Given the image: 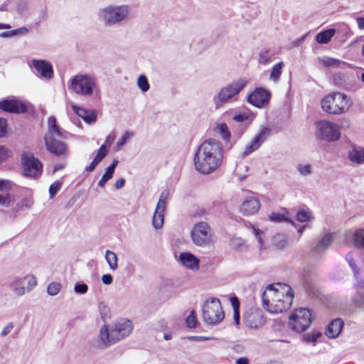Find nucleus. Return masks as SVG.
<instances>
[{
  "label": "nucleus",
  "instance_id": "1",
  "mask_svg": "<svg viewBox=\"0 0 364 364\" xmlns=\"http://www.w3.org/2000/svg\"><path fill=\"white\" fill-rule=\"evenodd\" d=\"M294 296L289 285L280 282L269 284L262 294V307L270 314H282L291 308Z\"/></svg>",
  "mask_w": 364,
  "mask_h": 364
},
{
  "label": "nucleus",
  "instance_id": "2",
  "mask_svg": "<svg viewBox=\"0 0 364 364\" xmlns=\"http://www.w3.org/2000/svg\"><path fill=\"white\" fill-rule=\"evenodd\" d=\"M223 159V149L221 143L214 139H209L198 148L193 157V164L198 172L209 174L222 164Z\"/></svg>",
  "mask_w": 364,
  "mask_h": 364
},
{
  "label": "nucleus",
  "instance_id": "3",
  "mask_svg": "<svg viewBox=\"0 0 364 364\" xmlns=\"http://www.w3.org/2000/svg\"><path fill=\"white\" fill-rule=\"evenodd\" d=\"M133 330L132 322L127 318H119L116 321L114 326L109 331L104 325L100 332V339L104 346H108L124 338Z\"/></svg>",
  "mask_w": 364,
  "mask_h": 364
},
{
  "label": "nucleus",
  "instance_id": "4",
  "mask_svg": "<svg viewBox=\"0 0 364 364\" xmlns=\"http://www.w3.org/2000/svg\"><path fill=\"white\" fill-rule=\"evenodd\" d=\"M351 105L350 98L339 92L328 94L321 101L322 110L328 114L333 115L345 114Z\"/></svg>",
  "mask_w": 364,
  "mask_h": 364
},
{
  "label": "nucleus",
  "instance_id": "5",
  "mask_svg": "<svg viewBox=\"0 0 364 364\" xmlns=\"http://www.w3.org/2000/svg\"><path fill=\"white\" fill-rule=\"evenodd\" d=\"M312 311L308 308L295 309L289 317V326L296 333L306 331L311 326L314 319Z\"/></svg>",
  "mask_w": 364,
  "mask_h": 364
},
{
  "label": "nucleus",
  "instance_id": "6",
  "mask_svg": "<svg viewBox=\"0 0 364 364\" xmlns=\"http://www.w3.org/2000/svg\"><path fill=\"white\" fill-rule=\"evenodd\" d=\"M203 321L208 325L220 323L225 317L220 301L217 298H210L205 301L202 308Z\"/></svg>",
  "mask_w": 364,
  "mask_h": 364
},
{
  "label": "nucleus",
  "instance_id": "7",
  "mask_svg": "<svg viewBox=\"0 0 364 364\" xmlns=\"http://www.w3.org/2000/svg\"><path fill=\"white\" fill-rule=\"evenodd\" d=\"M191 237L196 246L205 247L214 242V230L208 223L200 221L193 226Z\"/></svg>",
  "mask_w": 364,
  "mask_h": 364
},
{
  "label": "nucleus",
  "instance_id": "8",
  "mask_svg": "<svg viewBox=\"0 0 364 364\" xmlns=\"http://www.w3.org/2000/svg\"><path fill=\"white\" fill-rule=\"evenodd\" d=\"M21 166L22 174L25 177L36 179L43 173V163L31 152L25 151L21 154Z\"/></svg>",
  "mask_w": 364,
  "mask_h": 364
},
{
  "label": "nucleus",
  "instance_id": "9",
  "mask_svg": "<svg viewBox=\"0 0 364 364\" xmlns=\"http://www.w3.org/2000/svg\"><path fill=\"white\" fill-rule=\"evenodd\" d=\"M96 85L93 77L87 75H77L73 77L70 88L75 93L82 95H90Z\"/></svg>",
  "mask_w": 364,
  "mask_h": 364
},
{
  "label": "nucleus",
  "instance_id": "10",
  "mask_svg": "<svg viewBox=\"0 0 364 364\" xmlns=\"http://www.w3.org/2000/svg\"><path fill=\"white\" fill-rule=\"evenodd\" d=\"M128 13V9L125 6H109L100 11V16L105 24L109 26L123 20Z\"/></svg>",
  "mask_w": 364,
  "mask_h": 364
},
{
  "label": "nucleus",
  "instance_id": "11",
  "mask_svg": "<svg viewBox=\"0 0 364 364\" xmlns=\"http://www.w3.org/2000/svg\"><path fill=\"white\" fill-rule=\"evenodd\" d=\"M44 141L47 151L50 154L57 156H67L68 155V144L56 139L54 135L45 134Z\"/></svg>",
  "mask_w": 364,
  "mask_h": 364
},
{
  "label": "nucleus",
  "instance_id": "12",
  "mask_svg": "<svg viewBox=\"0 0 364 364\" xmlns=\"http://www.w3.org/2000/svg\"><path fill=\"white\" fill-rule=\"evenodd\" d=\"M319 136L322 139L328 141L338 140L341 136L340 129L336 124L329 121H321L318 123Z\"/></svg>",
  "mask_w": 364,
  "mask_h": 364
},
{
  "label": "nucleus",
  "instance_id": "13",
  "mask_svg": "<svg viewBox=\"0 0 364 364\" xmlns=\"http://www.w3.org/2000/svg\"><path fill=\"white\" fill-rule=\"evenodd\" d=\"M271 98V92L267 89L256 87L248 96L247 102L257 108L267 106Z\"/></svg>",
  "mask_w": 364,
  "mask_h": 364
},
{
  "label": "nucleus",
  "instance_id": "14",
  "mask_svg": "<svg viewBox=\"0 0 364 364\" xmlns=\"http://www.w3.org/2000/svg\"><path fill=\"white\" fill-rule=\"evenodd\" d=\"M271 133V129L267 127H263L255 137L245 146L242 153L243 157L247 156L252 152L257 150L261 145L267 140Z\"/></svg>",
  "mask_w": 364,
  "mask_h": 364
},
{
  "label": "nucleus",
  "instance_id": "15",
  "mask_svg": "<svg viewBox=\"0 0 364 364\" xmlns=\"http://www.w3.org/2000/svg\"><path fill=\"white\" fill-rule=\"evenodd\" d=\"M245 325L250 328H259L262 327L266 321L265 317L259 308L250 309L243 316Z\"/></svg>",
  "mask_w": 364,
  "mask_h": 364
},
{
  "label": "nucleus",
  "instance_id": "16",
  "mask_svg": "<svg viewBox=\"0 0 364 364\" xmlns=\"http://www.w3.org/2000/svg\"><path fill=\"white\" fill-rule=\"evenodd\" d=\"M245 80L240 79L223 87L218 93V99L221 102H226L235 95H237L246 85Z\"/></svg>",
  "mask_w": 364,
  "mask_h": 364
},
{
  "label": "nucleus",
  "instance_id": "17",
  "mask_svg": "<svg viewBox=\"0 0 364 364\" xmlns=\"http://www.w3.org/2000/svg\"><path fill=\"white\" fill-rule=\"evenodd\" d=\"M0 109L14 114H23L27 112V105L16 99H5L0 101Z\"/></svg>",
  "mask_w": 364,
  "mask_h": 364
},
{
  "label": "nucleus",
  "instance_id": "18",
  "mask_svg": "<svg viewBox=\"0 0 364 364\" xmlns=\"http://www.w3.org/2000/svg\"><path fill=\"white\" fill-rule=\"evenodd\" d=\"M260 208V202L258 198L250 196L245 198L240 206V212L245 216L256 214Z\"/></svg>",
  "mask_w": 364,
  "mask_h": 364
},
{
  "label": "nucleus",
  "instance_id": "19",
  "mask_svg": "<svg viewBox=\"0 0 364 364\" xmlns=\"http://www.w3.org/2000/svg\"><path fill=\"white\" fill-rule=\"evenodd\" d=\"M32 65L41 77L47 79H51L53 77V69L50 62L45 60H33Z\"/></svg>",
  "mask_w": 364,
  "mask_h": 364
},
{
  "label": "nucleus",
  "instance_id": "20",
  "mask_svg": "<svg viewBox=\"0 0 364 364\" xmlns=\"http://www.w3.org/2000/svg\"><path fill=\"white\" fill-rule=\"evenodd\" d=\"M181 263L188 269H198L200 260L191 252H181L179 256Z\"/></svg>",
  "mask_w": 364,
  "mask_h": 364
},
{
  "label": "nucleus",
  "instance_id": "21",
  "mask_svg": "<svg viewBox=\"0 0 364 364\" xmlns=\"http://www.w3.org/2000/svg\"><path fill=\"white\" fill-rule=\"evenodd\" d=\"M343 327V321L341 318L333 319L328 326L326 331L327 337L335 338L341 333Z\"/></svg>",
  "mask_w": 364,
  "mask_h": 364
},
{
  "label": "nucleus",
  "instance_id": "22",
  "mask_svg": "<svg viewBox=\"0 0 364 364\" xmlns=\"http://www.w3.org/2000/svg\"><path fill=\"white\" fill-rule=\"evenodd\" d=\"M73 109L77 115L86 122L90 123L96 119V114L94 111H90L76 105H73Z\"/></svg>",
  "mask_w": 364,
  "mask_h": 364
},
{
  "label": "nucleus",
  "instance_id": "23",
  "mask_svg": "<svg viewBox=\"0 0 364 364\" xmlns=\"http://www.w3.org/2000/svg\"><path fill=\"white\" fill-rule=\"evenodd\" d=\"M335 34L336 29L328 28L318 33L315 40L319 44H326L331 41Z\"/></svg>",
  "mask_w": 364,
  "mask_h": 364
},
{
  "label": "nucleus",
  "instance_id": "24",
  "mask_svg": "<svg viewBox=\"0 0 364 364\" xmlns=\"http://www.w3.org/2000/svg\"><path fill=\"white\" fill-rule=\"evenodd\" d=\"M165 210L164 208L156 207L152 218V225L156 230L161 229L164 225Z\"/></svg>",
  "mask_w": 364,
  "mask_h": 364
},
{
  "label": "nucleus",
  "instance_id": "25",
  "mask_svg": "<svg viewBox=\"0 0 364 364\" xmlns=\"http://www.w3.org/2000/svg\"><path fill=\"white\" fill-rule=\"evenodd\" d=\"M48 130L46 134L56 135L60 138H64V134L58 125L57 121L55 117L51 116L48 119Z\"/></svg>",
  "mask_w": 364,
  "mask_h": 364
},
{
  "label": "nucleus",
  "instance_id": "26",
  "mask_svg": "<svg viewBox=\"0 0 364 364\" xmlns=\"http://www.w3.org/2000/svg\"><path fill=\"white\" fill-rule=\"evenodd\" d=\"M117 163L118 161L114 160L112 164L107 168L105 173L102 175L101 179L98 182L99 186L104 188L106 183L112 178Z\"/></svg>",
  "mask_w": 364,
  "mask_h": 364
},
{
  "label": "nucleus",
  "instance_id": "27",
  "mask_svg": "<svg viewBox=\"0 0 364 364\" xmlns=\"http://www.w3.org/2000/svg\"><path fill=\"white\" fill-rule=\"evenodd\" d=\"M348 157L353 163L358 164L364 163V149L353 148L349 151Z\"/></svg>",
  "mask_w": 364,
  "mask_h": 364
},
{
  "label": "nucleus",
  "instance_id": "28",
  "mask_svg": "<svg viewBox=\"0 0 364 364\" xmlns=\"http://www.w3.org/2000/svg\"><path fill=\"white\" fill-rule=\"evenodd\" d=\"M216 132L220 135L225 141H229L231 137L230 132L225 123H220L215 127Z\"/></svg>",
  "mask_w": 364,
  "mask_h": 364
},
{
  "label": "nucleus",
  "instance_id": "29",
  "mask_svg": "<svg viewBox=\"0 0 364 364\" xmlns=\"http://www.w3.org/2000/svg\"><path fill=\"white\" fill-rule=\"evenodd\" d=\"M284 66V63L283 62H279L276 65H274L271 70L270 73V79L274 82H277L282 73V68Z\"/></svg>",
  "mask_w": 364,
  "mask_h": 364
},
{
  "label": "nucleus",
  "instance_id": "30",
  "mask_svg": "<svg viewBox=\"0 0 364 364\" xmlns=\"http://www.w3.org/2000/svg\"><path fill=\"white\" fill-rule=\"evenodd\" d=\"M269 220L274 223H281V222H291V221L288 218V212L284 211V213L279 212H273L269 215Z\"/></svg>",
  "mask_w": 364,
  "mask_h": 364
},
{
  "label": "nucleus",
  "instance_id": "31",
  "mask_svg": "<svg viewBox=\"0 0 364 364\" xmlns=\"http://www.w3.org/2000/svg\"><path fill=\"white\" fill-rule=\"evenodd\" d=\"M353 245L356 247L364 248V229L358 230L354 232Z\"/></svg>",
  "mask_w": 364,
  "mask_h": 364
},
{
  "label": "nucleus",
  "instance_id": "32",
  "mask_svg": "<svg viewBox=\"0 0 364 364\" xmlns=\"http://www.w3.org/2000/svg\"><path fill=\"white\" fill-rule=\"evenodd\" d=\"M105 259L111 269L115 270L117 269V257L114 252L107 250L105 253Z\"/></svg>",
  "mask_w": 364,
  "mask_h": 364
},
{
  "label": "nucleus",
  "instance_id": "33",
  "mask_svg": "<svg viewBox=\"0 0 364 364\" xmlns=\"http://www.w3.org/2000/svg\"><path fill=\"white\" fill-rule=\"evenodd\" d=\"M333 236L331 233L326 234L322 239L320 240L319 243L316 246V249H323L326 250L332 242Z\"/></svg>",
  "mask_w": 364,
  "mask_h": 364
},
{
  "label": "nucleus",
  "instance_id": "34",
  "mask_svg": "<svg viewBox=\"0 0 364 364\" xmlns=\"http://www.w3.org/2000/svg\"><path fill=\"white\" fill-rule=\"evenodd\" d=\"M14 198L10 193L0 194V205L9 208L14 204Z\"/></svg>",
  "mask_w": 364,
  "mask_h": 364
},
{
  "label": "nucleus",
  "instance_id": "35",
  "mask_svg": "<svg viewBox=\"0 0 364 364\" xmlns=\"http://www.w3.org/2000/svg\"><path fill=\"white\" fill-rule=\"evenodd\" d=\"M312 218L311 213L310 211L304 209L299 210L296 214V220L299 222L304 223L311 220Z\"/></svg>",
  "mask_w": 364,
  "mask_h": 364
},
{
  "label": "nucleus",
  "instance_id": "36",
  "mask_svg": "<svg viewBox=\"0 0 364 364\" xmlns=\"http://www.w3.org/2000/svg\"><path fill=\"white\" fill-rule=\"evenodd\" d=\"M186 326L190 328H195L198 323L196 314L194 310H192L190 314L187 316L186 319Z\"/></svg>",
  "mask_w": 364,
  "mask_h": 364
},
{
  "label": "nucleus",
  "instance_id": "37",
  "mask_svg": "<svg viewBox=\"0 0 364 364\" xmlns=\"http://www.w3.org/2000/svg\"><path fill=\"white\" fill-rule=\"evenodd\" d=\"M138 87L143 92H146L149 89V83L144 75H141L138 77Z\"/></svg>",
  "mask_w": 364,
  "mask_h": 364
},
{
  "label": "nucleus",
  "instance_id": "38",
  "mask_svg": "<svg viewBox=\"0 0 364 364\" xmlns=\"http://www.w3.org/2000/svg\"><path fill=\"white\" fill-rule=\"evenodd\" d=\"M321 333L318 331H313L304 336V339L306 342L315 343L321 336Z\"/></svg>",
  "mask_w": 364,
  "mask_h": 364
},
{
  "label": "nucleus",
  "instance_id": "39",
  "mask_svg": "<svg viewBox=\"0 0 364 364\" xmlns=\"http://www.w3.org/2000/svg\"><path fill=\"white\" fill-rule=\"evenodd\" d=\"M169 196V192L168 190H164L161 193L159 202L156 205V207H159L161 208L166 209V201Z\"/></svg>",
  "mask_w": 364,
  "mask_h": 364
},
{
  "label": "nucleus",
  "instance_id": "40",
  "mask_svg": "<svg viewBox=\"0 0 364 364\" xmlns=\"http://www.w3.org/2000/svg\"><path fill=\"white\" fill-rule=\"evenodd\" d=\"M61 289V284L58 282H51L47 288L48 294L51 296L56 295Z\"/></svg>",
  "mask_w": 364,
  "mask_h": 364
},
{
  "label": "nucleus",
  "instance_id": "41",
  "mask_svg": "<svg viewBox=\"0 0 364 364\" xmlns=\"http://www.w3.org/2000/svg\"><path fill=\"white\" fill-rule=\"evenodd\" d=\"M134 135V132H126L121 139L117 141V146L119 149L127 141Z\"/></svg>",
  "mask_w": 364,
  "mask_h": 364
},
{
  "label": "nucleus",
  "instance_id": "42",
  "mask_svg": "<svg viewBox=\"0 0 364 364\" xmlns=\"http://www.w3.org/2000/svg\"><path fill=\"white\" fill-rule=\"evenodd\" d=\"M108 153V151L106 148L105 144H102L100 147L99 148L97 153L96 156H95V159H97L98 161L101 162L104 158L107 156Z\"/></svg>",
  "mask_w": 364,
  "mask_h": 364
},
{
  "label": "nucleus",
  "instance_id": "43",
  "mask_svg": "<svg viewBox=\"0 0 364 364\" xmlns=\"http://www.w3.org/2000/svg\"><path fill=\"white\" fill-rule=\"evenodd\" d=\"M297 169L303 176H307L311 173V166L309 164H299Z\"/></svg>",
  "mask_w": 364,
  "mask_h": 364
},
{
  "label": "nucleus",
  "instance_id": "44",
  "mask_svg": "<svg viewBox=\"0 0 364 364\" xmlns=\"http://www.w3.org/2000/svg\"><path fill=\"white\" fill-rule=\"evenodd\" d=\"M61 186V183L59 181H55L53 183L50 187H49V194L50 198H53L56 193L58 192V189L60 188Z\"/></svg>",
  "mask_w": 364,
  "mask_h": 364
},
{
  "label": "nucleus",
  "instance_id": "45",
  "mask_svg": "<svg viewBox=\"0 0 364 364\" xmlns=\"http://www.w3.org/2000/svg\"><path fill=\"white\" fill-rule=\"evenodd\" d=\"M7 120L4 118L0 117V137L6 136L7 132Z\"/></svg>",
  "mask_w": 364,
  "mask_h": 364
},
{
  "label": "nucleus",
  "instance_id": "46",
  "mask_svg": "<svg viewBox=\"0 0 364 364\" xmlns=\"http://www.w3.org/2000/svg\"><path fill=\"white\" fill-rule=\"evenodd\" d=\"M9 156V150L4 146H0V163L5 161Z\"/></svg>",
  "mask_w": 364,
  "mask_h": 364
},
{
  "label": "nucleus",
  "instance_id": "47",
  "mask_svg": "<svg viewBox=\"0 0 364 364\" xmlns=\"http://www.w3.org/2000/svg\"><path fill=\"white\" fill-rule=\"evenodd\" d=\"M230 304L233 308V311H240V301L238 298L235 296H231L230 298Z\"/></svg>",
  "mask_w": 364,
  "mask_h": 364
},
{
  "label": "nucleus",
  "instance_id": "48",
  "mask_svg": "<svg viewBox=\"0 0 364 364\" xmlns=\"http://www.w3.org/2000/svg\"><path fill=\"white\" fill-rule=\"evenodd\" d=\"M207 210L203 207H198L193 213L194 217L202 218L207 214Z\"/></svg>",
  "mask_w": 364,
  "mask_h": 364
},
{
  "label": "nucleus",
  "instance_id": "49",
  "mask_svg": "<svg viewBox=\"0 0 364 364\" xmlns=\"http://www.w3.org/2000/svg\"><path fill=\"white\" fill-rule=\"evenodd\" d=\"M88 287L85 284H76L75 291L80 294H85L87 291Z\"/></svg>",
  "mask_w": 364,
  "mask_h": 364
},
{
  "label": "nucleus",
  "instance_id": "50",
  "mask_svg": "<svg viewBox=\"0 0 364 364\" xmlns=\"http://www.w3.org/2000/svg\"><path fill=\"white\" fill-rule=\"evenodd\" d=\"M11 188V185L9 181L0 180V191H9Z\"/></svg>",
  "mask_w": 364,
  "mask_h": 364
},
{
  "label": "nucleus",
  "instance_id": "51",
  "mask_svg": "<svg viewBox=\"0 0 364 364\" xmlns=\"http://www.w3.org/2000/svg\"><path fill=\"white\" fill-rule=\"evenodd\" d=\"M99 163L100 162L94 158L91 163L87 166L85 167V170L87 172H92V171L95 170V168H96Z\"/></svg>",
  "mask_w": 364,
  "mask_h": 364
},
{
  "label": "nucleus",
  "instance_id": "52",
  "mask_svg": "<svg viewBox=\"0 0 364 364\" xmlns=\"http://www.w3.org/2000/svg\"><path fill=\"white\" fill-rule=\"evenodd\" d=\"M268 51H265L259 56V62L261 64L265 65L269 61V58L267 57Z\"/></svg>",
  "mask_w": 364,
  "mask_h": 364
},
{
  "label": "nucleus",
  "instance_id": "53",
  "mask_svg": "<svg viewBox=\"0 0 364 364\" xmlns=\"http://www.w3.org/2000/svg\"><path fill=\"white\" fill-rule=\"evenodd\" d=\"M24 279H27L28 280V286L31 288L34 286L36 285L37 284V282H36V279L35 277L33 276H28V277H24Z\"/></svg>",
  "mask_w": 364,
  "mask_h": 364
},
{
  "label": "nucleus",
  "instance_id": "54",
  "mask_svg": "<svg viewBox=\"0 0 364 364\" xmlns=\"http://www.w3.org/2000/svg\"><path fill=\"white\" fill-rule=\"evenodd\" d=\"M102 281L105 284H110L112 282V277L109 274H104L102 277Z\"/></svg>",
  "mask_w": 364,
  "mask_h": 364
},
{
  "label": "nucleus",
  "instance_id": "55",
  "mask_svg": "<svg viewBox=\"0 0 364 364\" xmlns=\"http://www.w3.org/2000/svg\"><path fill=\"white\" fill-rule=\"evenodd\" d=\"M233 119L237 122H242L247 119V116L246 114H240L234 116Z\"/></svg>",
  "mask_w": 364,
  "mask_h": 364
},
{
  "label": "nucleus",
  "instance_id": "56",
  "mask_svg": "<svg viewBox=\"0 0 364 364\" xmlns=\"http://www.w3.org/2000/svg\"><path fill=\"white\" fill-rule=\"evenodd\" d=\"M124 184H125V180L123 178H122L117 180V181L114 183V187L117 189H119V188H122L124 186Z\"/></svg>",
  "mask_w": 364,
  "mask_h": 364
},
{
  "label": "nucleus",
  "instance_id": "57",
  "mask_svg": "<svg viewBox=\"0 0 364 364\" xmlns=\"http://www.w3.org/2000/svg\"><path fill=\"white\" fill-rule=\"evenodd\" d=\"M233 319L236 325L240 323V311H233Z\"/></svg>",
  "mask_w": 364,
  "mask_h": 364
},
{
  "label": "nucleus",
  "instance_id": "58",
  "mask_svg": "<svg viewBox=\"0 0 364 364\" xmlns=\"http://www.w3.org/2000/svg\"><path fill=\"white\" fill-rule=\"evenodd\" d=\"M14 291H15L16 295L21 296L25 293V288L24 287H14Z\"/></svg>",
  "mask_w": 364,
  "mask_h": 364
},
{
  "label": "nucleus",
  "instance_id": "59",
  "mask_svg": "<svg viewBox=\"0 0 364 364\" xmlns=\"http://www.w3.org/2000/svg\"><path fill=\"white\" fill-rule=\"evenodd\" d=\"M12 328H13V326L11 324H9L6 326H5L2 331V333H1L2 335L3 336L7 335L10 332V331L12 329Z\"/></svg>",
  "mask_w": 364,
  "mask_h": 364
},
{
  "label": "nucleus",
  "instance_id": "60",
  "mask_svg": "<svg viewBox=\"0 0 364 364\" xmlns=\"http://www.w3.org/2000/svg\"><path fill=\"white\" fill-rule=\"evenodd\" d=\"M249 359L247 358H240L236 360L237 364H249Z\"/></svg>",
  "mask_w": 364,
  "mask_h": 364
},
{
  "label": "nucleus",
  "instance_id": "61",
  "mask_svg": "<svg viewBox=\"0 0 364 364\" xmlns=\"http://www.w3.org/2000/svg\"><path fill=\"white\" fill-rule=\"evenodd\" d=\"M358 27L361 29H364V18H360L357 20Z\"/></svg>",
  "mask_w": 364,
  "mask_h": 364
},
{
  "label": "nucleus",
  "instance_id": "62",
  "mask_svg": "<svg viewBox=\"0 0 364 364\" xmlns=\"http://www.w3.org/2000/svg\"><path fill=\"white\" fill-rule=\"evenodd\" d=\"M63 168V166L61 165V164H56L55 166H54V168H53V171L55 172V171H58L60 169H62Z\"/></svg>",
  "mask_w": 364,
  "mask_h": 364
},
{
  "label": "nucleus",
  "instance_id": "63",
  "mask_svg": "<svg viewBox=\"0 0 364 364\" xmlns=\"http://www.w3.org/2000/svg\"><path fill=\"white\" fill-rule=\"evenodd\" d=\"M11 26L9 24H1L0 23V29H8L10 28Z\"/></svg>",
  "mask_w": 364,
  "mask_h": 364
},
{
  "label": "nucleus",
  "instance_id": "64",
  "mask_svg": "<svg viewBox=\"0 0 364 364\" xmlns=\"http://www.w3.org/2000/svg\"><path fill=\"white\" fill-rule=\"evenodd\" d=\"M306 225H303L302 227L299 228V229L298 230V232L299 233H302L304 232V230H305Z\"/></svg>",
  "mask_w": 364,
  "mask_h": 364
}]
</instances>
